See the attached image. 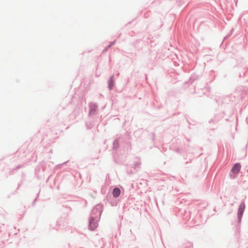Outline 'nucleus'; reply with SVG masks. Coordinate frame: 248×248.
I'll list each match as a JSON object with an SVG mask.
<instances>
[{
	"instance_id": "nucleus-1",
	"label": "nucleus",
	"mask_w": 248,
	"mask_h": 248,
	"mask_svg": "<svg viewBox=\"0 0 248 248\" xmlns=\"http://www.w3.org/2000/svg\"><path fill=\"white\" fill-rule=\"evenodd\" d=\"M241 169V165L239 163L235 164L232 169V171L233 173L237 174L239 172Z\"/></svg>"
},
{
	"instance_id": "nucleus-2",
	"label": "nucleus",
	"mask_w": 248,
	"mask_h": 248,
	"mask_svg": "<svg viewBox=\"0 0 248 248\" xmlns=\"http://www.w3.org/2000/svg\"><path fill=\"white\" fill-rule=\"evenodd\" d=\"M245 208V205L244 203H241L239 206L238 209V215L239 217H241L242 216L243 213Z\"/></svg>"
},
{
	"instance_id": "nucleus-3",
	"label": "nucleus",
	"mask_w": 248,
	"mask_h": 248,
	"mask_svg": "<svg viewBox=\"0 0 248 248\" xmlns=\"http://www.w3.org/2000/svg\"><path fill=\"white\" fill-rule=\"evenodd\" d=\"M120 193V189L119 188L115 187L113 190L112 194L114 197L116 198L119 196Z\"/></svg>"
},
{
	"instance_id": "nucleus-4",
	"label": "nucleus",
	"mask_w": 248,
	"mask_h": 248,
	"mask_svg": "<svg viewBox=\"0 0 248 248\" xmlns=\"http://www.w3.org/2000/svg\"><path fill=\"white\" fill-rule=\"evenodd\" d=\"M93 224V223H92V222L90 223V228L91 227V226Z\"/></svg>"
}]
</instances>
